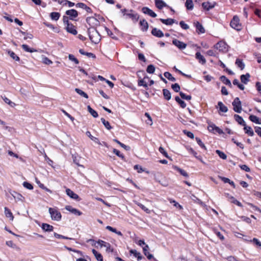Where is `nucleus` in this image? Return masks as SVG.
<instances>
[{
	"instance_id": "11",
	"label": "nucleus",
	"mask_w": 261,
	"mask_h": 261,
	"mask_svg": "<svg viewBox=\"0 0 261 261\" xmlns=\"http://www.w3.org/2000/svg\"><path fill=\"white\" fill-rule=\"evenodd\" d=\"M142 12L143 13L147 14L152 17H155L157 16L155 13L146 7H144L142 8Z\"/></svg>"
},
{
	"instance_id": "5",
	"label": "nucleus",
	"mask_w": 261,
	"mask_h": 261,
	"mask_svg": "<svg viewBox=\"0 0 261 261\" xmlns=\"http://www.w3.org/2000/svg\"><path fill=\"white\" fill-rule=\"evenodd\" d=\"M233 109L237 113H240L242 111L241 101L239 97H236L232 102Z\"/></svg>"
},
{
	"instance_id": "63",
	"label": "nucleus",
	"mask_w": 261,
	"mask_h": 261,
	"mask_svg": "<svg viewBox=\"0 0 261 261\" xmlns=\"http://www.w3.org/2000/svg\"><path fill=\"white\" fill-rule=\"evenodd\" d=\"M179 25L181 27V28L184 30H188L189 28V25L185 23L184 21H180Z\"/></svg>"
},
{
	"instance_id": "53",
	"label": "nucleus",
	"mask_w": 261,
	"mask_h": 261,
	"mask_svg": "<svg viewBox=\"0 0 261 261\" xmlns=\"http://www.w3.org/2000/svg\"><path fill=\"white\" fill-rule=\"evenodd\" d=\"M13 196L15 199L18 200L23 201V199H24V197L21 194L17 193H15V194L13 195Z\"/></svg>"
},
{
	"instance_id": "50",
	"label": "nucleus",
	"mask_w": 261,
	"mask_h": 261,
	"mask_svg": "<svg viewBox=\"0 0 261 261\" xmlns=\"http://www.w3.org/2000/svg\"><path fill=\"white\" fill-rule=\"evenodd\" d=\"M230 199L231 200L230 201L231 203H233L240 207L243 206L242 203L239 201H238L237 199H236L233 197L231 196Z\"/></svg>"
},
{
	"instance_id": "42",
	"label": "nucleus",
	"mask_w": 261,
	"mask_h": 261,
	"mask_svg": "<svg viewBox=\"0 0 261 261\" xmlns=\"http://www.w3.org/2000/svg\"><path fill=\"white\" fill-rule=\"evenodd\" d=\"M101 121L107 129L110 130L112 128L110 123L108 121H106L103 118H101Z\"/></svg>"
},
{
	"instance_id": "28",
	"label": "nucleus",
	"mask_w": 261,
	"mask_h": 261,
	"mask_svg": "<svg viewBox=\"0 0 261 261\" xmlns=\"http://www.w3.org/2000/svg\"><path fill=\"white\" fill-rule=\"evenodd\" d=\"M218 106L219 107V111L222 112H223V113H226L228 111V108L226 106H225L222 102L221 101H219L218 102Z\"/></svg>"
},
{
	"instance_id": "1",
	"label": "nucleus",
	"mask_w": 261,
	"mask_h": 261,
	"mask_svg": "<svg viewBox=\"0 0 261 261\" xmlns=\"http://www.w3.org/2000/svg\"><path fill=\"white\" fill-rule=\"evenodd\" d=\"M88 33L92 42L97 44L100 40V35L95 28L88 29Z\"/></svg>"
},
{
	"instance_id": "57",
	"label": "nucleus",
	"mask_w": 261,
	"mask_h": 261,
	"mask_svg": "<svg viewBox=\"0 0 261 261\" xmlns=\"http://www.w3.org/2000/svg\"><path fill=\"white\" fill-rule=\"evenodd\" d=\"M113 152L116 155L121 158L122 159H123V160L124 159V156L122 154H121L120 151L118 150H117L116 149H113Z\"/></svg>"
},
{
	"instance_id": "4",
	"label": "nucleus",
	"mask_w": 261,
	"mask_h": 261,
	"mask_svg": "<svg viewBox=\"0 0 261 261\" xmlns=\"http://www.w3.org/2000/svg\"><path fill=\"white\" fill-rule=\"evenodd\" d=\"M86 22L91 27L90 29L96 28L100 25L99 20L94 17H88L86 18Z\"/></svg>"
},
{
	"instance_id": "38",
	"label": "nucleus",
	"mask_w": 261,
	"mask_h": 261,
	"mask_svg": "<svg viewBox=\"0 0 261 261\" xmlns=\"http://www.w3.org/2000/svg\"><path fill=\"white\" fill-rule=\"evenodd\" d=\"M164 75L165 77L168 79L169 81H171L172 82H174L176 81V79L175 77H174L172 74L169 72H165L164 73Z\"/></svg>"
},
{
	"instance_id": "61",
	"label": "nucleus",
	"mask_w": 261,
	"mask_h": 261,
	"mask_svg": "<svg viewBox=\"0 0 261 261\" xmlns=\"http://www.w3.org/2000/svg\"><path fill=\"white\" fill-rule=\"evenodd\" d=\"M106 30L107 31L108 35L112 38L115 40L117 39V38L115 35H114L113 33L108 28L106 27Z\"/></svg>"
},
{
	"instance_id": "36",
	"label": "nucleus",
	"mask_w": 261,
	"mask_h": 261,
	"mask_svg": "<svg viewBox=\"0 0 261 261\" xmlns=\"http://www.w3.org/2000/svg\"><path fill=\"white\" fill-rule=\"evenodd\" d=\"M50 17L53 20H58L60 17V14L59 12H51Z\"/></svg>"
},
{
	"instance_id": "26",
	"label": "nucleus",
	"mask_w": 261,
	"mask_h": 261,
	"mask_svg": "<svg viewBox=\"0 0 261 261\" xmlns=\"http://www.w3.org/2000/svg\"><path fill=\"white\" fill-rule=\"evenodd\" d=\"M220 80L225 85L228 86L230 87H232L230 81L227 79L225 76L222 75L220 77Z\"/></svg>"
},
{
	"instance_id": "12",
	"label": "nucleus",
	"mask_w": 261,
	"mask_h": 261,
	"mask_svg": "<svg viewBox=\"0 0 261 261\" xmlns=\"http://www.w3.org/2000/svg\"><path fill=\"white\" fill-rule=\"evenodd\" d=\"M66 192L67 195L69 196L71 198L73 199L74 200H76L77 201L80 200V198H79V196L74 193L72 190H71L69 189H67L66 190Z\"/></svg>"
},
{
	"instance_id": "45",
	"label": "nucleus",
	"mask_w": 261,
	"mask_h": 261,
	"mask_svg": "<svg viewBox=\"0 0 261 261\" xmlns=\"http://www.w3.org/2000/svg\"><path fill=\"white\" fill-rule=\"evenodd\" d=\"M86 134L87 135V136H88L92 141H93L94 142L97 143H99V140L98 139V138H96V137H93V136L91 135V133L89 131H87L86 133Z\"/></svg>"
},
{
	"instance_id": "10",
	"label": "nucleus",
	"mask_w": 261,
	"mask_h": 261,
	"mask_svg": "<svg viewBox=\"0 0 261 261\" xmlns=\"http://www.w3.org/2000/svg\"><path fill=\"white\" fill-rule=\"evenodd\" d=\"M216 5V3L215 2L211 3L209 2H206L202 3V7L205 10L209 11L210 10L214 8Z\"/></svg>"
},
{
	"instance_id": "2",
	"label": "nucleus",
	"mask_w": 261,
	"mask_h": 261,
	"mask_svg": "<svg viewBox=\"0 0 261 261\" xmlns=\"http://www.w3.org/2000/svg\"><path fill=\"white\" fill-rule=\"evenodd\" d=\"M48 211L52 220L56 221H59L61 220L62 217L61 214L57 209L50 207L49 208Z\"/></svg>"
},
{
	"instance_id": "58",
	"label": "nucleus",
	"mask_w": 261,
	"mask_h": 261,
	"mask_svg": "<svg viewBox=\"0 0 261 261\" xmlns=\"http://www.w3.org/2000/svg\"><path fill=\"white\" fill-rule=\"evenodd\" d=\"M22 185L24 187L29 190H32L33 189V186H32V185L27 181L23 182Z\"/></svg>"
},
{
	"instance_id": "22",
	"label": "nucleus",
	"mask_w": 261,
	"mask_h": 261,
	"mask_svg": "<svg viewBox=\"0 0 261 261\" xmlns=\"http://www.w3.org/2000/svg\"><path fill=\"white\" fill-rule=\"evenodd\" d=\"M250 75L249 73H247L246 74H242L240 76L241 82L244 84H247L249 81Z\"/></svg>"
},
{
	"instance_id": "29",
	"label": "nucleus",
	"mask_w": 261,
	"mask_h": 261,
	"mask_svg": "<svg viewBox=\"0 0 261 261\" xmlns=\"http://www.w3.org/2000/svg\"><path fill=\"white\" fill-rule=\"evenodd\" d=\"M244 126V129L245 130V132L246 134H248L249 136H253L254 135V132L252 130V128L250 126H246V124H245V125H243Z\"/></svg>"
},
{
	"instance_id": "20",
	"label": "nucleus",
	"mask_w": 261,
	"mask_h": 261,
	"mask_svg": "<svg viewBox=\"0 0 261 261\" xmlns=\"http://www.w3.org/2000/svg\"><path fill=\"white\" fill-rule=\"evenodd\" d=\"M195 58L198 60L199 62L201 64H205L206 63V60L204 57L201 55L199 52H197L195 54Z\"/></svg>"
},
{
	"instance_id": "64",
	"label": "nucleus",
	"mask_w": 261,
	"mask_h": 261,
	"mask_svg": "<svg viewBox=\"0 0 261 261\" xmlns=\"http://www.w3.org/2000/svg\"><path fill=\"white\" fill-rule=\"evenodd\" d=\"M97 243L100 245V246L101 247H105L106 246H108V243L107 242H106L102 240H99L97 242Z\"/></svg>"
},
{
	"instance_id": "9",
	"label": "nucleus",
	"mask_w": 261,
	"mask_h": 261,
	"mask_svg": "<svg viewBox=\"0 0 261 261\" xmlns=\"http://www.w3.org/2000/svg\"><path fill=\"white\" fill-rule=\"evenodd\" d=\"M126 16L132 19V20L135 22L138 21L139 19V15L137 13H135L134 10L133 12H131L130 11H128Z\"/></svg>"
},
{
	"instance_id": "27",
	"label": "nucleus",
	"mask_w": 261,
	"mask_h": 261,
	"mask_svg": "<svg viewBox=\"0 0 261 261\" xmlns=\"http://www.w3.org/2000/svg\"><path fill=\"white\" fill-rule=\"evenodd\" d=\"M163 94L164 98L167 100H169L171 98V95L170 92L167 89H164L163 90Z\"/></svg>"
},
{
	"instance_id": "14",
	"label": "nucleus",
	"mask_w": 261,
	"mask_h": 261,
	"mask_svg": "<svg viewBox=\"0 0 261 261\" xmlns=\"http://www.w3.org/2000/svg\"><path fill=\"white\" fill-rule=\"evenodd\" d=\"M151 33L152 35L156 37L161 38L164 36L163 32L161 30L158 29L156 28H153Z\"/></svg>"
},
{
	"instance_id": "46",
	"label": "nucleus",
	"mask_w": 261,
	"mask_h": 261,
	"mask_svg": "<svg viewBox=\"0 0 261 261\" xmlns=\"http://www.w3.org/2000/svg\"><path fill=\"white\" fill-rule=\"evenodd\" d=\"M3 99L6 103L8 104L11 107H13L15 106V103L14 102L11 101L9 98H7L6 97L4 96V97H3Z\"/></svg>"
},
{
	"instance_id": "32",
	"label": "nucleus",
	"mask_w": 261,
	"mask_h": 261,
	"mask_svg": "<svg viewBox=\"0 0 261 261\" xmlns=\"http://www.w3.org/2000/svg\"><path fill=\"white\" fill-rule=\"evenodd\" d=\"M7 52L8 54L14 60L16 61H19L20 60V58L18 56H17L13 51L10 50H7Z\"/></svg>"
},
{
	"instance_id": "51",
	"label": "nucleus",
	"mask_w": 261,
	"mask_h": 261,
	"mask_svg": "<svg viewBox=\"0 0 261 261\" xmlns=\"http://www.w3.org/2000/svg\"><path fill=\"white\" fill-rule=\"evenodd\" d=\"M54 236L58 239H66V240H72V239L71 238H68L67 237H65V236L59 234L56 232H54Z\"/></svg>"
},
{
	"instance_id": "60",
	"label": "nucleus",
	"mask_w": 261,
	"mask_h": 261,
	"mask_svg": "<svg viewBox=\"0 0 261 261\" xmlns=\"http://www.w3.org/2000/svg\"><path fill=\"white\" fill-rule=\"evenodd\" d=\"M138 86H143L145 88H147L148 87L147 83L145 82L144 80L142 79L138 81Z\"/></svg>"
},
{
	"instance_id": "62",
	"label": "nucleus",
	"mask_w": 261,
	"mask_h": 261,
	"mask_svg": "<svg viewBox=\"0 0 261 261\" xmlns=\"http://www.w3.org/2000/svg\"><path fill=\"white\" fill-rule=\"evenodd\" d=\"M159 151L163 154L166 158H169V156L168 155L167 152L165 150L164 148L162 147H160L159 149Z\"/></svg>"
},
{
	"instance_id": "49",
	"label": "nucleus",
	"mask_w": 261,
	"mask_h": 261,
	"mask_svg": "<svg viewBox=\"0 0 261 261\" xmlns=\"http://www.w3.org/2000/svg\"><path fill=\"white\" fill-rule=\"evenodd\" d=\"M179 95L181 98L184 99H186L187 100H191L192 98V97L191 95H187L182 92H179Z\"/></svg>"
},
{
	"instance_id": "15",
	"label": "nucleus",
	"mask_w": 261,
	"mask_h": 261,
	"mask_svg": "<svg viewBox=\"0 0 261 261\" xmlns=\"http://www.w3.org/2000/svg\"><path fill=\"white\" fill-rule=\"evenodd\" d=\"M195 27L196 28V32L198 33L203 34L205 33V29L202 25L198 21L195 22L194 23Z\"/></svg>"
},
{
	"instance_id": "23",
	"label": "nucleus",
	"mask_w": 261,
	"mask_h": 261,
	"mask_svg": "<svg viewBox=\"0 0 261 261\" xmlns=\"http://www.w3.org/2000/svg\"><path fill=\"white\" fill-rule=\"evenodd\" d=\"M41 228L43 230L47 232L52 231L54 229V227L52 225L47 223H42Z\"/></svg>"
},
{
	"instance_id": "40",
	"label": "nucleus",
	"mask_w": 261,
	"mask_h": 261,
	"mask_svg": "<svg viewBox=\"0 0 261 261\" xmlns=\"http://www.w3.org/2000/svg\"><path fill=\"white\" fill-rule=\"evenodd\" d=\"M22 48L27 52L33 53L36 51V50L33 48H30L28 45L22 44L21 45Z\"/></svg>"
},
{
	"instance_id": "55",
	"label": "nucleus",
	"mask_w": 261,
	"mask_h": 261,
	"mask_svg": "<svg viewBox=\"0 0 261 261\" xmlns=\"http://www.w3.org/2000/svg\"><path fill=\"white\" fill-rule=\"evenodd\" d=\"M172 89L176 92H178L180 90V86L177 83L172 84L171 86Z\"/></svg>"
},
{
	"instance_id": "31",
	"label": "nucleus",
	"mask_w": 261,
	"mask_h": 261,
	"mask_svg": "<svg viewBox=\"0 0 261 261\" xmlns=\"http://www.w3.org/2000/svg\"><path fill=\"white\" fill-rule=\"evenodd\" d=\"M92 251L98 261H103V257L100 253L98 252L96 250L94 249H92Z\"/></svg>"
},
{
	"instance_id": "39",
	"label": "nucleus",
	"mask_w": 261,
	"mask_h": 261,
	"mask_svg": "<svg viewBox=\"0 0 261 261\" xmlns=\"http://www.w3.org/2000/svg\"><path fill=\"white\" fill-rule=\"evenodd\" d=\"M130 253L133 254L137 258L138 260H140L142 259V255L140 253L138 252L136 250H131L130 251Z\"/></svg>"
},
{
	"instance_id": "30",
	"label": "nucleus",
	"mask_w": 261,
	"mask_h": 261,
	"mask_svg": "<svg viewBox=\"0 0 261 261\" xmlns=\"http://www.w3.org/2000/svg\"><path fill=\"white\" fill-rule=\"evenodd\" d=\"M235 64L239 68H240L241 70H243L245 68V64L241 59H237Z\"/></svg>"
},
{
	"instance_id": "59",
	"label": "nucleus",
	"mask_w": 261,
	"mask_h": 261,
	"mask_svg": "<svg viewBox=\"0 0 261 261\" xmlns=\"http://www.w3.org/2000/svg\"><path fill=\"white\" fill-rule=\"evenodd\" d=\"M183 133H184V134L187 135L188 137H189L191 139H194V135L192 132L188 131L187 130H184Z\"/></svg>"
},
{
	"instance_id": "56",
	"label": "nucleus",
	"mask_w": 261,
	"mask_h": 261,
	"mask_svg": "<svg viewBox=\"0 0 261 261\" xmlns=\"http://www.w3.org/2000/svg\"><path fill=\"white\" fill-rule=\"evenodd\" d=\"M214 231L215 233L217 235V236L219 237L221 240H224V237L220 231H218L216 229H214Z\"/></svg>"
},
{
	"instance_id": "21",
	"label": "nucleus",
	"mask_w": 261,
	"mask_h": 261,
	"mask_svg": "<svg viewBox=\"0 0 261 261\" xmlns=\"http://www.w3.org/2000/svg\"><path fill=\"white\" fill-rule=\"evenodd\" d=\"M160 20L166 25H172L173 23H177V22L175 19L172 18H168L166 19L161 18Z\"/></svg>"
},
{
	"instance_id": "37",
	"label": "nucleus",
	"mask_w": 261,
	"mask_h": 261,
	"mask_svg": "<svg viewBox=\"0 0 261 261\" xmlns=\"http://www.w3.org/2000/svg\"><path fill=\"white\" fill-rule=\"evenodd\" d=\"M185 6L188 10H192L193 8V1L186 0Z\"/></svg>"
},
{
	"instance_id": "54",
	"label": "nucleus",
	"mask_w": 261,
	"mask_h": 261,
	"mask_svg": "<svg viewBox=\"0 0 261 261\" xmlns=\"http://www.w3.org/2000/svg\"><path fill=\"white\" fill-rule=\"evenodd\" d=\"M196 141L197 143L198 144V145L201 148H203V149H204L205 150L206 149L205 146L203 143V142H202V141L201 140V139L200 138L196 137Z\"/></svg>"
},
{
	"instance_id": "52",
	"label": "nucleus",
	"mask_w": 261,
	"mask_h": 261,
	"mask_svg": "<svg viewBox=\"0 0 261 261\" xmlns=\"http://www.w3.org/2000/svg\"><path fill=\"white\" fill-rule=\"evenodd\" d=\"M68 58L70 61L74 62L76 64H78L79 63V60L76 58H75L73 55L69 54L68 56Z\"/></svg>"
},
{
	"instance_id": "48",
	"label": "nucleus",
	"mask_w": 261,
	"mask_h": 261,
	"mask_svg": "<svg viewBox=\"0 0 261 261\" xmlns=\"http://www.w3.org/2000/svg\"><path fill=\"white\" fill-rule=\"evenodd\" d=\"M175 169L178 171L182 175H183L185 177H188V173L184 170L180 169V168L178 167H175Z\"/></svg>"
},
{
	"instance_id": "13",
	"label": "nucleus",
	"mask_w": 261,
	"mask_h": 261,
	"mask_svg": "<svg viewBox=\"0 0 261 261\" xmlns=\"http://www.w3.org/2000/svg\"><path fill=\"white\" fill-rule=\"evenodd\" d=\"M65 209L71 212V213L76 215V216H81L82 214V213L79 211L77 209L72 207L70 205H67L65 206Z\"/></svg>"
},
{
	"instance_id": "16",
	"label": "nucleus",
	"mask_w": 261,
	"mask_h": 261,
	"mask_svg": "<svg viewBox=\"0 0 261 261\" xmlns=\"http://www.w3.org/2000/svg\"><path fill=\"white\" fill-rule=\"evenodd\" d=\"M215 46L220 51H224L226 49L227 44L223 41H220L216 44Z\"/></svg>"
},
{
	"instance_id": "44",
	"label": "nucleus",
	"mask_w": 261,
	"mask_h": 261,
	"mask_svg": "<svg viewBox=\"0 0 261 261\" xmlns=\"http://www.w3.org/2000/svg\"><path fill=\"white\" fill-rule=\"evenodd\" d=\"M155 71V67L152 65H149L146 69V71L149 73H153Z\"/></svg>"
},
{
	"instance_id": "8",
	"label": "nucleus",
	"mask_w": 261,
	"mask_h": 261,
	"mask_svg": "<svg viewBox=\"0 0 261 261\" xmlns=\"http://www.w3.org/2000/svg\"><path fill=\"white\" fill-rule=\"evenodd\" d=\"M172 43L179 49H184L187 47V44L176 39H174L172 40Z\"/></svg>"
},
{
	"instance_id": "7",
	"label": "nucleus",
	"mask_w": 261,
	"mask_h": 261,
	"mask_svg": "<svg viewBox=\"0 0 261 261\" xmlns=\"http://www.w3.org/2000/svg\"><path fill=\"white\" fill-rule=\"evenodd\" d=\"M65 14L69 16L70 20H74V19L78 16L77 11L74 9L67 10Z\"/></svg>"
},
{
	"instance_id": "33",
	"label": "nucleus",
	"mask_w": 261,
	"mask_h": 261,
	"mask_svg": "<svg viewBox=\"0 0 261 261\" xmlns=\"http://www.w3.org/2000/svg\"><path fill=\"white\" fill-rule=\"evenodd\" d=\"M5 214L7 217L10 218L11 220H13L14 217L12 213L7 207H5Z\"/></svg>"
},
{
	"instance_id": "18",
	"label": "nucleus",
	"mask_w": 261,
	"mask_h": 261,
	"mask_svg": "<svg viewBox=\"0 0 261 261\" xmlns=\"http://www.w3.org/2000/svg\"><path fill=\"white\" fill-rule=\"evenodd\" d=\"M139 24L141 27V30L142 31L146 32L147 31L149 25L148 22L145 19H143L141 20Z\"/></svg>"
},
{
	"instance_id": "35",
	"label": "nucleus",
	"mask_w": 261,
	"mask_h": 261,
	"mask_svg": "<svg viewBox=\"0 0 261 261\" xmlns=\"http://www.w3.org/2000/svg\"><path fill=\"white\" fill-rule=\"evenodd\" d=\"M88 112L91 114V115L94 118H96L98 117V115L96 111L92 109L90 106H88L87 107Z\"/></svg>"
},
{
	"instance_id": "47",
	"label": "nucleus",
	"mask_w": 261,
	"mask_h": 261,
	"mask_svg": "<svg viewBox=\"0 0 261 261\" xmlns=\"http://www.w3.org/2000/svg\"><path fill=\"white\" fill-rule=\"evenodd\" d=\"M216 152L218 154L219 157L223 160H225L227 158V155L222 151L217 150Z\"/></svg>"
},
{
	"instance_id": "43",
	"label": "nucleus",
	"mask_w": 261,
	"mask_h": 261,
	"mask_svg": "<svg viewBox=\"0 0 261 261\" xmlns=\"http://www.w3.org/2000/svg\"><path fill=\"white\" fill-rule=\"evenodd\" d=\"M75 91L77 93H78L79 95H81L82 96H83L84 97H85L86 98H88V95L85 92L83 91L82 90H81L79 88H75Z\"/></svg>"
},
{
	"instance_id": "6",
	"label": "nucleus",
	"mask_w": 261,
	"mask_h": 261,
	"mask_svg": "<svg viewBox=\"0 0 261 261\" xmlns=\"http://www.w3.org/2000/svg\"><path fill=\"white\" fill-rule=\"evenodd\" d=\"M207 129L209 132L214 133V134L215 133H217L219 134H222L223 133V130L221 129H220L219 127L216 126V125L214 124V123H211L209 124L208 126L207 127Z\"/></svg>"
},
{
	"instance_id": "34",
	"label": "nucleus",
	"mask_w": 261,
	"mask_h": 261,
	"mask_svg": "<svg viewBox=\"0 0 261 261\" xmlns=\"http://www.w3.org/2000/svg\"><path fill=\"white\" fill-rule=\"evenodd\" d=\"M175 101L180 105L182 108H185L186 107V103L184 101L181 100L178 96H176L175 98Z\"/></svg>"
},
{
	"instance_id": "17",
	"label": "nucleus",
	"mask_w": 261,
	"mask_h": 261,
	"mask_svg": "<svg viewBox=\"0 0 261 261\" xmlns=\"http://www.w3.org/2000/svg\"><path fill=\"white\" fill-rule=\"evenodd\" d=\"M65 29L68 33L74 35H76L77 33V31L75 29V27L72 23L68 24V27H66Z\"/></svg>"
},
{
	"instance_id": "19",
	"label": "nucleus",
	"mask_w": 261,
	"mask_h": 261,
	"mask_svg": "<svg viewBox=\"0 0 261 261\" xmlns=\"http://www.w3.org/2000/svg\"><path fill=\"white\" fill-rule=\"evenodd\" d=\"M156 7L159 9H162L164 7L169 6L162 0H154Z\"/></svg>"
},
{
	"instance_id": "24",
	"label": "nucleus",
	"mask_w": 261,
	"mask_h": 261,
	"mask_svg": "<svg viewBox=\"0 0 261 261\" xmlns=\"http://www.w3.org/2000/svg\"><path fill=\"white\" fill-rule=\"evenodd\" d=\"M234 118L235 119V120L240 125H245V121L244 120V119H243V118L239 116V115L238 114H234Z\"/></svg>"
},
{
	"instance_id": "3",
	"label": "nucleus",
	"mask_w": 261,
	"mask_h": 261,
	"mask_svg": "<svg viewBox=\"0 0 261 261\" xmlns=\"http://www.w3.org/2000/svg\"><path fill=\"white\" fill-rule=\"evenodd\" d=\"M239 21L240 19L239 17L234 16L230 21V25L233 29L237 31H240L242 29V26Z\"/></svg>"
},
{
	"instance_id": "41",
	"label": "nucleus",
	"mask_w": 261,
	"mask_h": 261,
	"mask_svg": "<svg viewBox=\"0 0 261 261\" xmlns=\"http://www.w3.org/2000/svg\"><path fill=\"white\" fill-rule=\"evenodd\" d=\"M135 202L137 205H138L139 206H140L141 208V209L142 210H143L144 211H145L146 213H147V214L150 213V211L148 208L146 207L144 205H143L142 204H141L137 201H135Z\"/></svg>"
},
{
	"instance_id": "25",
	"label": "nucleus",
	"mask_w": 261,
	"mask_h": 261,
	"mask_svg": "<svg viewBox=\"0 0 261 261\" xmlns=\"http://www.w3.org/2000/svg\"><path fill=\"white\" fill-rule=\"evenodd\" d=\"M249 119L252 122L255 123L256 124H261V119H259L257 116L251 115H250Z\"/></svg>"
}]
</instances>
